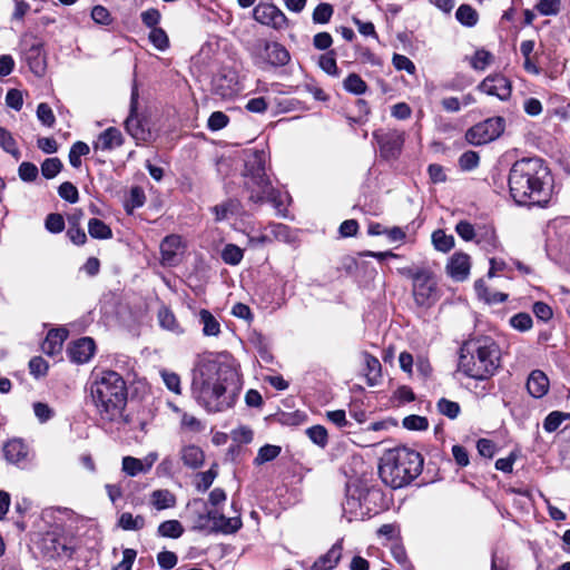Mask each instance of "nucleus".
<instances>
[{
    "label": "nucleus",
    "mask_w": 570,
    "mask_h": 570,
    "mask_svg": "<svg viewBox=\"0 0 570 570\" xmlns=\"http://www.w3.org/2000/svg\"><path fill=\"white\" fill-rule=\"evenodd\" d=\"M569 417H570V414H568V413L553 411V412L549 413L547 415V417L544 419L543 429L549 433L554 432L561 425V423L566 419H569Z\"/></svg>",
    "instance_id": "obj_46"
},
{
    "label": "nucleus",
    "mask_w": 570,
    "mask_h": 570,
    "mask_svg": "<svg viewBox=\"0 0 570 570\" xmlns=\"http://www.w3.org/2000/svg\"><path fill=\"white\" fill-rule=\"evenodd\" d=\"M311 441L321 448H325L328 442L327 431L322 425H314L306 431Z\"/></svg>",
    "instance_id": "obj_55"
},
{
    "label": "nucleus",
    "mask_w": 570,
    "mask_h": 570,
    "mask_svg": "<svg viewBox=\"0 0 570 570\" xmlns=\"http://www.w3.org/2000/svg\"><path fill=\"white\" fill-rule=\"evenodd\" d=\"M138 88L135 85L131 90L130 110L129 116L125 121V128L127 132L136 140L146 141L149 138L150 132L145 128L142 121L138 117Z\"/></svg>",
    "instance_id": "obj_13"
},
{
    "label": "nucleus",
    "mask_w": 570,
    "mask_h": 570,
    "mask_svg": "<svg viewBox=\"0 0 570 570\" xmlns=\"http://www.w3.org/2000/svg\"><path fill=\"white\" fill-rule=\"evenodd\" d=\"M33 413L40 423H46L55 416V411L43 402H36L32 405Z\"/></svg>",
    "instance_id": "obj_60"
},
{
    "label": "nucleus",
    "mask_w": 570,
    "mask_h": 570,
    "mask_svg": "<svg viewBox=\"0 0 570 570\" xmlns=\"http://www.w3.org/2000/svg\"><path fill=\"white\" fill-rule=\"evenodd\" d=\"M318 66L330 76L337 77L340 75L334 51L322 55L318 59Z\"/></svg>",
    "instance_id": "obj_45"
},
{
    "label": "nucleus",
    "mask_w": 570,
    "mask_h": 570,
    "mask_svg": "<svg viewBox=\"0 0 570 570\" xmlns=\"http://www.w3.org/2000/svg\"><path fill=\"white\" fill-rule=\"evenodd\" d=\"M58 194L62 199L71 204L77 203L79 198L78 189L69 181H65L59 186Z\"/></svg>",
    "instance_id": "obj_62"
},
{
    "label": "nucleus",
    "mask_w": 570,
    "mask_h": 570,
    "mask_svg": "<svg viewBox=\"0 0 570 570\" xmlns=\"http://www.w3.org/2000/svg\"><path fill=\"white\" fill-rule=\"evenodd\" d=\"M2 451L6 461L19 468H26L31 461L29 446L21 439L9 440Z\"/></svg>",
    "instance_id": "obj_18"
},
{
    "label": "nucleus",
    "mask_w": 570,
    "mask_h": 570,
    "mask_svg": "<svg viewBox=\"0 0 570 570\" xmlns=\"http://www.w3.org/2000/svg\"><path fill=\"white\" fill-rule=\"evenodd\" d=\"M391 553L394 560L404 569V570H413V566L410 562L406 551L404 547L397 542L393 543L391 547Z\"/></svg>",
    "instance_id": "obj_54"
},
{
    "label": "nucleus",
    "mask_w": 570,
    "mask_h": 570,
    "mask_svg": "<svg viewBox=\"0 0 570 570\" xmlns=\"http://www.w3.org/2000/svg\"><path fill=\"white\" fill-rule=\"evenodd\" d=\"M267 155L264 150H255L245 160V187L248 199L254 204L271 203L278 213L285 204V196L272 186L266 174Z\"/></svg>",
    "instance_id": "obj_6"
},
{
    "label": "nucleus",
    "mask_w": 570,
    "mask_h": 570,
    "mask_svg": "<svg viewBox=\"0 0 570 570\" xmlns=\"http://www.w3.org/2000/svg\"><path fill=\"white\" fill-rule=\"evenodd\" d=\"M158 535L177 539L183 535L184 528L178 520H167L158 525Z\"/></svg>",
    "instance_id": "obj_35"
},
{
    "label": "nucleus",
    "mask_w": 570,
    "mask_h": 570,
    "mask_svg": "<svg viewBox=\"0 0 570 570\" xmlns=\"http://www.w3.org/2000/svg\"><path fill=\"white\" fill-rule=\"evenodd\" d=\"M446 273L456 282L465 281L470 275V256L462 252L454 253L448 261Z\"/></svg>",
    "instance_id": "obj_19"
},
{
    "label": "nucleus",
    "mask_w": 570,
    "mask_h": 570,
    "mask_svg": "<svg viewBox=\"0 0 570 570\" xmlns=\"http://www.w3.org/2000/svg\"><path fill=\"white\" fill-rule=\"evenodd\" d=\"M118 525L126 531H137L145 527V518L124 512L118 520Z\"/></svg>",
    "instance_id": "obj_38"
},
{
    "label": "nucleus",
    "mask_w": 570,
    "mask_h": 570,
    "mask_svg": "<svg viewBox=\"0 0 570 570\" xmlns=\"http://www.w3.org/2000/svg\"><path fill=\"white\" fill-rule=\"evenodd\" d=\"M206 518L212 522V531L223 534H233L236 533L243 525L240 514L237 512L234 517H225L218 510H209L206 517H200V519Z\"/></svg>",
    "instance_id": "obj_17"
},
{
    "label": "nucleus",
    "mask_w": 570,
    "mask_h": 570,
    "mask_svg": "<svg viewBox=\"0 0 570 570\" xmlns=\"http://www.w3.org/2000/svg\"><path fill=\"white\" fill-rule=\"evenodd\" d=\"M124 144V137L119 129L109 127L104 130L94 142L95 150L108 151Z\"/></svg>",
    "instance_id": "obj_21"
},
{
    "label": "nucleus",
    "mask_w": 570,
    "mask_h": 570,
    "mask_svg": "<svg viewBox=\"0 0 570 570\" xmlns=\"http://www.w3.org/2000/svg\"><path fill=\"white\" fill-rule=\"evenodd\" d=\"M455 17L460 23L466 27H473L478 22L476 11L468 4H461L455 12Z\"/></svg>",
    "instance_id": "obj_42"
},
{
    "label": "nucleus",
    "mask_w": 570,
    "mask_h": 570,
    "mask_svg": "<svg viewBox=\"0 0 570 570\" xmlns=\"http://www.w3.org/2000/svg\"><path fill=\"white\" fill-rule=\"evenodd\" d=\"M217 476V464H213L209 470L197 473L195 487L197 491L205 492L213 484Z\"/></svg>",
    "instance_id": "obj_40"
},
{
    "label": "nucleus",
    "mask_w": 570,
    "mask_h": 570,
    "mask_svg": "<svg viewBox=\"0 0 570 570\" xmlns=\"http://www.w3.org/2000/svg\"><path fill=\"white\" fill-rule=\"evenodd\" d=\"M421 454L409 448L389 450L381 458L379 474L381 480L393 489L411 483L422 471Z\"/></svg>",
    "instance_id": "obj_5"
},
{
    "label": "nucleus",
    "mask_w": 570,
    "mask_h": 570,
    "mask_svg": "<svg viewBox=\"0 0 570 570\" xmlns=\"http://www.w3.org/2000/svg\"><path fill=\"white\" fill-rule=\"evenodd\" d=\"M343 551L342 541H337L332 548L322 556L315 563L317 569H334L341 560Z\"/></svg>",
    "instance_id": "obj_27"
},
{
    "label": "nucleus",
    "mask_w": 570,
    "mask_h": 570,
    "mask_svg": "<svg viewBox=\"0 0 570 570\" xmlns=\"http://www.w3.org/2000/svg\"><path fill=\"white\" fill-rule=\"evenodd\" d=\"M480 244L488 253H494L501 248L499 237L493 228L487 229L478 237Z\"/></svg>",
    "instance_id": "obj_39"
},
{
    "label": "nucleus",
    "mask_w": 570,
    "mask_h": 570,
    "mask_svg": "<svg viewBox=\"0 0 570 570\" xmlns=\"http://www.w3.org/2000/svg\"><path fill=\"white\" fill-rule=\"evenodd\" d=\"M432 244L436 250L448 253L454 247V237L438 229L432 234Z\"/></svg>",
    "instance_id": "obj_37"
},
{
    "label": "nucleus",
    "mask_w": 570,
    "mask_h": 570,
    "mask_svg": "<svg viewBox=\"0 0 570 570\" xmlns=\"http://www.w3.org/2000/svg\"><path fill=\"white\" fill-rule=\"evenodd\" d=\"M272 239L291 243L294 240L291 228L284 224H272L269 226Z\"/></svg>",
    "instance_id": "obj_51"
},
{
    "label": "nucleus",
    "mask_w": 570,
    "mask_h": 570,
    "mask_svg": "<svg viewBox=\"0 0 570 570\" xmlns=\"http://www.w3.org/2000/svg\"><path fill=\"white\" fill-rule=\"evenodd\" d=\"M229 118L223 111H214L207 121V126L212 131H217L228 125Z\"/></svg>",
    "instance_id": "obj_63"
},
{
    "label": "nucleus",
    "mask_w": 570,
    "mask_h": 570,
    "mask_svg": "<svg viewBox=\"0 0 570 570\" xmlns=\"http://www.w3.org/2000/svg\"><path fill=\"white\" fill-rule=\"evenodd\" d=\"M39 170L37 166L29 161H23L18 168V175L23 181H33L38 177Z\"/></svg>",
    "instance_id": "obj_61"
},
{
    "label": "nucleus",
    "mask_w": 570,
    "mask_h": 570,
    "mask_svg": "<svg viewBox=\"0 0 570 570\" xmlns=\"http://www.w3.org/2000/svg\"><path fill=\"white\" fill-rule=\"evenodd\" d=\"M402 274L412 279V294L416 305L431 307L436 303L440 292L432 271L406 267L402 269Z\"/></svg>",
    "instance_id": "obj_8"
},
{
    "label": "nucleus",
    "mask_w": 570,
    "mask_h": 570,
    "mask_svg": "<svg viewBox=\"0 0 570 570\" xmlns=\"http://www.w3.org/2000/svg\"><path fill=\"white\" fill-rule=\"evenodd\" d=\"M494 60L493 55L485 49H478L470 58V65L474 70H485Z\"/></svg>",
    "instance_id": "obj_36"
},
{
    "label": "nucleus",
    "mask_w": 570,
    "mask_h": 570,
    "mask_svg": "<svg viewBox=\"0 0 570 570\" xmlns=\"http://www.w3.org/2000/svg\"><path fill=\"white\" fill-rule=\"evenodd\" d=\"M90 151L89 146L83 141L75 142L69 151V163L72 167L78 168L81 166V157L88 155Z\"/></svg>",
    "instance_id": "obj_43"
},
{
    "label": "nucleus",
    "mask_w": 570,
    "mask_h": 570,
    "mask_svg": "<svg viewBox=\"0 0 570 570\" xmlns=\"http://www.w3.org/2000/svg\"><path fill=\"white\" fill-rule=\"evenodd\" d=\"M214 92L228 99L236 96L240 91L238 76L233 69H223L213 80Z\"/></svg>",
    "instance_id": "obj_14"
},
{
    "label": "nucleus",
    "mask_w": 570,
    "mask_h": 570,
    "mask_svg": "<svg viewBox=\"0 0 570 570\" xmlns=\"http://www.w3.org/2000/svg\"><path fill=\"white\" fill-rule=\"evenodd\" d=\"M382 499L379 489L368 487L362 480H352L346 484L345 500L342 503L343 514L350 522L370 518L377 513Z\"/></svg>",
    "instance_id": "obj_7"
},
{
    "label": "nucleus",
    "mask_w": 570,
    "mask_h": 570,
    "mask_svg": "<svg viewBox=\"0 0 570 570\" xmlns=\"http://www.w3.org/2000/svg\"><path fill=\"white\" fill-rule=\"evenodd\" d=\"M184 252L181 237L178 235L166 236L160 243V264L173 267L180 263Z\"/></svg>",
    "instance_id": "obj_16"
},
{
    "label": "nucleus",
    "mask_w": 570,
    "mask_h": 570,
    "mask_svg": "<svg viewBox=\"0 0 570 570\" xmlns=\"http://www.w3.org/2000/svg\"><path fill=\"white\" fill-rule=\"evenodd\" d=\"M28 63L31 71L36 75H42L45 71V57L40 45H33L28 52Z\"/></svg>",
    "instance_id": "obj_32"
},
{
    "label": "nucleus",
    "mask_w": 570,
    "mask_h": 570,
    "mask_svg": "<svg viewBox=\"0 0 570 570\" xmlns=\"http://www.w3.org/2000/svg\"><path fill=\"white\" fill-rule=\"evenodd\" d=\"M150 503L157 510H165L176 505V497L167 489L155 490L150 494Z\"/></svg>",
    "instance_id": "obj_29"
},
{
    "label": "nucleus",
    "mask_w": 570,
    "mask_h": 570,
    "mask_svg": "<svg viewBox=\"0 0 570 570\" xmlns=\"http://www.w3.org/2000/svg\"><path fill=\"white\" fill-rule=\"evenodd\" d=\"M528 392L537 399L544 396L549 391V379L540 370L531 372L527 381Z\"/></svg>",
    "instance_id": "obj_23"
},
{
    "label": "nucleus",
    "mask_w": 570,
    "mask_h": 570,
    "mask_svg": "<svg viewBox=\"0 0 570 570\" xmlns=\"http://www.w3.org/2000/svg\"><path fill=\"white\" fill-rule=\"evenodd\" d=\"M199 322L205 336H217L220 333L219 322L208 309L199 311Z\"/></svg>",
    "instance_id": "obj_30"
},
{
    "label": "nucleus",
    "mask_w": 570,
    "mask_h": 570,
    "mask_svg": "<svg viewBox=\"0 0 570 570\" xmlns=\"http://www.w3.org/2000/svg\"><path fill=\"white\" fill-rule=\"evenodd\" d=\"M88 233L95 239H110L112 237L111 228L98 218L89 219Z\"/></svg>",
    "instance_id": "obj_33"
},
{
    "label": "nucleus",
    "mask_w": 570,
    "mask_h": 570,
    "mask_svg": "<svg viewBox=\"0 0 570 570\" xmlns=\"http://www.w3.org/2000/svg\"><path fill=\"white\" fill-rule=\"evenodd\" d=\"M61 168H62V163L59 158H57V157L47 158L41 164V174L45 178L51 179L60 173Z\"/></svg>",
    "instance_id": "obj_47"
},
{
    "label": "nucleus",
    "mask_w": 570,
    "mask_h": 570,
    "mask_svg": "<svg viewBox=\"0 0 570 570\" xmlns=\"http://www.w3.org/2000/svg\"><path fill=\"white\" fill-rule=\"evenodd\" d=\"M249 52L257 65L266 63L273 67H282L288 63L289 52L278 42H269L257 39L249 48Z\"/></svg>",
    "instance_id": "obj_9"
},
{
    "label": "nucleus",
    "mask_w": 570,
    "mask_h": 570,
    "mask_svg": "<svg viewBox=\"0 0 570 570\" xmlns=\"http://www.w3.org/2000/svg\"><path fill=\"white\" fill-rule=\"evenodd\" d=\"M510 325L521 332L529 331L532 325V317L528 313H518L510 318Z\"/></svg>",
    "instance_id": "obj_58"
},
{
    "label": "nucleus",
    "mask_w": 570,
    "mask_h": 570,
    "mask_svg": "<svg viewBox=\"0 0 570 570\" xmlns=\"http://www.w3.org/2000/svg\"><path fill=\"white\" fill-rule=\"evenodd\" d=\"M157 320L163 330L170 332L174 335H181L185 332L174 312L167 306H161L158 309Z\"/></svg>",
    "instance_id": "obj_24"
},
{
    "label": "nucleus",
    "mask_w": 570,
    "mask_h": 570,
    "mask_svg": "<svg viewBox=\"0 0 570 570\" xmlns=\"http://www.w3.org/2000/svg\"><path fill=\"white\" fill-rule=\"evenodd\" d=\"M243 256V249L234 244H227L222 252V258L228 265H238Z\"/></svg>",
    "instance_id": "obj_44"
},
{
    "label": "nucleus",
    "mask_w": 570,
    "mask_h": 570,
    "mask_svg": "<svg viewBox=\"0 0 570 570\" xmlns=\"http://www.w3.org/2000/svg\"><path fill=\"white\" fill-rule=\"evenodd\" d=\"M180 459L189 469H198L205 460L204 451L197 445H185L180 449Z\"/></svg>",
    "instance_id": "obj_26"
},
{
    "label": "nucleus",
    "mask_w": 570,
    "mask_h": 570,
    "mask_svg": "<svg viewBox=\"0 0 570 570\" xmlns=\"http://www.w3.org/2000/svg\"><path fill=\"white\" fill-rule=\"evenodd\" d=\"M96 352V344L91 337H81L68 347V355L73 363L83 364L91 360Z\"/></svg>",
    "instance_id": "obj_20"
},
{
    "label": "nucleus",
    "mask_w": 570,
    "mask_h": 570,
    "mask_svg": "<svg viewBox=\"0 0 570 570\" xmlns=\"http://www.w3.org/2000/svg\"><path fill=\"white\" fill-rule=\"evenodd\" d=\"M137 552L134 549H125L122 551V559L117 563L112 570H131Z\"/></svg>",
    "instance_id": "obj_64"
},
{
    "label": "nucleus",
    "mask_w": 570,
    "mask_h": 570,
    "mask_svg": "<svg viewBox=\"0 0 570 570\" xmlns=\"http://www.w3.org/2000/svg\"><path fill=\"white\" fill-rule=\"evenodd\" d=\"M333 12V7L330 3H320L313 11V22L325 24L331 20Z\"/></svg>",
    "instance_id": "obj_49"
},
{
    "label": "nucleus",
    "mask_w": 570,
    "mask_h": 570,
    "mask_svg": "<svg viewBox=\"0 0 570 570\" xmlns=\"http://www.w3.org/2000/svg\"><path fill=\"white\" fill-rule=\"evenodd\" d=\"M160 376L169 391L174 392L175 394L181 393L180 377L178 374L167 370H161Z\"/></svg>",
    "instance_id": "obj_56"
},
{
    "label": "nucleus",
    "mask_w": 570,
    "mask_h": 570,
    "mask_svg": "<svg viewBox=\"0 0 570 570\" xmlns=\"http://www.w3.org/2000/svg\"><path fill=\"white\" fill-rule=\"evenodd\" d=\"M149 40L160 51H165L169 47V39L166 31L161 28H154L149 32Z\"/></svg>",
    "instance_id": "obj_48"
},
{
    "label": "nucleus",
    "mask_w": 570,
    "mask_h": 570,
    "mask_svg": "<svg viewBox=\"0 0 570 570\" xmlns=\"http://www.w3.org/2000/svg\"><path fill=\"white\" fill-rule=\"evenodd\" d=\"M279 453H281L279 446L266 444L259 449L257 456L255 458L254 461L256 464L259 465V464H263V463L274 460L275 458L278 456Z\"/></svg>",
    "instance_id": "obj_53"
},
{
    "label": "nucleus",
    "mask_w": 570,
    "mask_h": 570,
    "mask_svg": "<svg viewBox=\"0 0 570 570\" xmlns=\"http://www.w3.org/2000/svg\"><path fill=\"white\" fill-rule=\"evenodd\" d=\"M374 139L376 140L380 154L385 159H396L403 148V144L405 140L404 132L399 130H389V131H375L373 134Z\"/></svg>",
    "instance_id": "obj_11"
},
{
    "label": "nucleus",
    "mask_w": 570,
    "mask_h": 570,
    "mask_svg": "<svg viewBox=\"0 0 570 570\" xmlns=\"http://www.w3.org/2000/svg\"><path fill=\"white\" fill-rule=\"evenodd\" d=\"M438 410L444 416H448L451 420H454L460 414V405L456 402L450 401L448 399H440L438 402Z\"/></svg>",
    "instance_id": "obj_52"
},
{
    "label": "nucleus",
    "mask_w": 570,
    "mask_h": 570,
    "mask_svg": "<svg viewBox=\"0 0 570 570\" xmlns=\"http://www.w3.org/2000/svg\"><path fill=\"white\" fill-rule=\"evenodd\" d=\"M403 426L411 431H423L429 428V422L424 416L409 415L403 419Z\"/></svg>",
    "instance_id": "obj_59"
},
{
    "label": "nucleus",
    "mask_w": 570,
    "mask_h": 570,
    "mask_svg": "<svg viewBox=\"0 0 570 570\" xmlns=\"http://www.w3.org/2000/svg\"><path fill=\"white\" fill-rule=\"evenodd\" d=\"M37 118L43 126H47V127H52L56 121V117L53 115L52 109L46 102H41L38 105Z\"/></svg>",
    "instance_id": "obj_57"
},
{
    "label": "nucleus",
    "mask_w": 570,
    "mask_h": 570,
    "mask_svg": "<svg viewBox=\"0 0 570 570\" xmlns=\"http://www.w3.org/2000/svg\"><path fill=\"white\" fill-rule=\"evenodd\" d=\"M504 130V120L501 117L489 118L471 127L465 139L474 146L485 145L497 139Z\"/></svg>",
    "instance_id": "obj_10"
},
{
    "label": "nucleus",
    "mask_w": 570,
    "mask_h": 570,
    "mask_svg": "<svg viewBox=\"0 0 570 570\" xmlns=\"http://www.w3.org/2000/svg\"><path fill=\"white\" fill-rule=\"evenodd\" d=\"M253 17L258 23L276 30L287 24L286 16L273 3H258L253 10Z\"/></svg>",
    "instance_id": "obj_12"
},
{
    "label": "nucleus",
    "mask_w": 570,
    "mask_h": 570,
    "mask_svg": "<svg viewBox=\"0 0 570 570\" xmlns=\"http://www.w3.org/2000/svg\"><path fill=\"white\" fill-rule=\"evenodd\" d=\"M90 393L101 417L114 421L121 416L127 403L125 380L115 371L95 372Z\"/></svg>",
    "instance_id": "obj_4"
},
{
    "label": "nucleus",
    "mask_w": 570,
    "mask_h": 570,
    "mask_svg": "<svg viewBox=\"0 0 570 570\" xmlns=\"http://www.w3.org/2000/svg\"><path fill=\"white\" fill-rule=\"evenodd\" d=\"M478 89L500 100H508L512 92L510 80L501 73L490 75L478 86Z\"/></svg>",
    "instance_id": "obj_15"
},
{
    "label": "nucleus",
    "mask_w": 570,
    "mask_h": 570,
    "mask_svg": "<svg viewBox=\"0 0 570 570\" xmlns=\"http://www.w3.org/2000/svg\"><path fill=\"white\" fill-rule=\"evenodd\" d=\"M76 551V546L71 539L65 537H57L50 540V546L47 547V553L50 558L71 559Z\"/></svg>",
    "instance_id": "obj_22"
},
{
    "label": "nucleus",
    "mask_w": 570,
    "mask_h": 570,
    "mask_svg": "<svg viewBox=\"0 0 570 570\" xmlns=\"http://www.w3.org/2000/svg\"><path fill=\"white\" fill-rule=\"evenodd\" d=\"M346 91L354 95H362L366 91L367 85L357 73H350L343 81Z\"/></svg>",
    "instance_id": "obj_41"
},
{
    "label": "nucleus",
    "mask_w": 570,
    "mask_h": 570,
    "mask_svg": "<svg viewBox=\"0 0 570 570\" xmlns=\"http://www.w3.org/2000/svg\"><path fill=\"white\" fill-rule=\"evenodd\" d=\"M509 190L519 205L546 207L552 197L553 178L540 158L517 160L509 173Z\"/></svg>",
    "instance_id": "obj_2"
},
{
    "label": "nucleus",
    "mask_w": 570,
    "mask_h": 570,
    "mask_svg": "<svg viewBox=\"0 0 570 570\" xmlns=\"http://www.w3.org/2000/svg\"><path fill=\"white\" fill-rule=\"evenodd\" d=\"M121 470L129 476H136L140 473H144L142 464L140 463V459L134 456H124L121 462Z\"/></svg>",
    "instance_id": "obj_50"
},
{
    "label": "nucleus",
    "mask_w": 570,
    "mask_h": 570,
    "mask_svg": "<svg viewBox=\"0 0 570 570\" xmlns=\"http://www.w3.org/2000/svg\"><path fill=\"white\" fill-rule=\"evenodd\" d=\"M363 361L365 364L367 383L370 385H374L381 377V363L375 356L366 352L363 353Z\"/></svg>",
    "instance_id": "obj_31"
},
{
    "label": "nucleus",
    "mask_w": 570,
    "mask_h": 570,
    "mask_svg": "<svg viewBox=\"0 0 570 570\" xmlns=\"http://www.w3.org/2000/svg\"><path fill=\"white\" fill-rule=\"evenodd\" d=\"M216 222H223L232 216L238 215L240 212V203L237 199H228L212 208Z\"/></svg>",
    "instance_id": "obj_28"
},
{
    "label": "nucleus",
    "mask_w": 570,
    "mask_h": 570,
    "mask_svg": "<svg viewBox=\"0 0 570 570\" xmlns=\"http://www.w3.org/2000/svg\"><path fill=\"white\" fill-rule=\"evenodd\" d=\"M501 351L489 336L468 340L460 350L458 368L465 376L483 381L500 367Z\"/></svg>",
    "instance_id": "obj_3"
},
{
    "label": "nucleus",
    "mask_w": 570,
    "mask_h": 570,
    "mask_svg": "<svg viewBox=\"0 0 570 570\" xmlns=\"http://www.w3.org/2000/svg\"><path fill=\"white\" fill-rule=\"evenodd\" d=\"M68 333L63 328L51 330L42 344V350L46 354L55 355L62 348V344L67 338Z\"/></svg>",
    "instance_id": "obj_25"
},
{
    "label": "nucleus",
    "mask_w": 570,
    "mask_h": 570,
    "mask_svg": "<svg viewBox=\"0 0 570 570\" xmlns=\"http://www.w3.org/2000/svg\"><path fill=\"white\" fill-rule=\"evenodd\" d=\"M191 389L207 412L232 409L243 389L238 363L227 353L203 355L194 368Z\"/></svg>",
    "instance_id": "obj_1"
},
{
    "label": "nucleus",
    "mask_w": 570,
    "mask_h": 570,
    "mask_svg": "<svg viewBox=\"0 0 570 570\" xmlns=\"http://www.w3.org/2000/svg\"><path fill=\"white\" fill-rule=\"evenodd\" d=\"M0 147L8 154H10L16 160H19L21 153L17 147L16 139L6 128L0 126Z\"/></svg>",
    "instance_id": "obj_34"
}]
</instances>
